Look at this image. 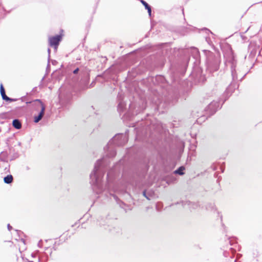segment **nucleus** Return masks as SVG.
<instances>
[{
  "label": "nucleus",
  "instance_id": "nucleus-1",
  "mask_svg": "<svg viewBox=\"0 0 262 262\" xmlns=\"http://www.w3.org/2000/svg\"><path fill=\"white\" fill-rule=\"evenodd\" d=\"M104 158L98 160L96 163L93 171L91 173L90 177L91 183L92 184L93 189L97 193H100L103 189L101 184V179L103 175V171L101 169V166L102 165Z\"/></svg>",
  "mask_w": 262,
  "mask_h": 262
},
{
  "label": "nucleus",
  "instance_id": "nucleus-2",
  "mask_svg": "<svg viewBox=\"0 0 262 262\" xmlns=\"http://www.w3.org/2000/svg\"><path fill=\"white\" fill-rule=\"evenodd\" d=\"M127 141L128 138L126 135L118 134L115 135L104 148L106 152H107V155L109 157H115L116 151L114 149V146H123Z\"/></svg>",
  "mask_w": 262,
  "mask_h": 262
},
{
  "label": "nucleus",
  "instance_id": "nucleus-3",
  "mask_svg": "<svg viewBox=\"0 0 262 262\" xmlns=\"http://www.w3.org/2000/svg\"><path fill=\"white\" fill-rule=\"evenodd\" d=\"M33 103L35 105H40L41 107V111H40L39 114H38V115L37 116L34 117V121L35 123H37L42 119V118L44 115V113H45L46 108H45V106L43 104V103L39 99H36L35 100H34L33 101Z\"/></svg>",
  "mask_w": 262,
  "mask_h": 262
},
{
  "label": "nucleus",
  "instance_id": "nucleus-4",
  "mask_svg": "<svg viewBox=\"0 0 262 262\" xmlns=\"http://www.w3.org/2000/svg\"><path fill=\"white\" fill-rule=\"evenodd\" d=\"M61 39L62 36L61 35H57L54 36L50 37L49 38V43L50 46L53 47L55 50H56Z\"/></svg>",
  "mask_w": 262,
  "mask_h": 262
},
{
  "label": "nucleus",
  "instance_id": "nucleus-5",
  "mask_svg": "<svg viewBox=\"0 0 262 262\" xmlns=\"http://www.w3.org/2000/svg\"><path fill=\"white\" fill-rule=\"evenodd\" d=\"M220 104L217 101H212L207 106V111L209 112L210 115L214 114L219 108Z\"/></svg>",
  "mask_w": 262,
  "mask_h": 262
},
{
  "label": "nucleus",
  "instance_id": "nucleus-6",
  "mask_svg": "<svg viewBox=\"0 0 262 262\" xmlns=\"http://www.w3.org/2000/svg\"><path fill=\"white\" fill-rule=\"evenodd\" d=\"M219 69V61L215 60L213 62H210L208 66V70L210 72H215Z\"/></svg>",
  "mask_w": 262,
  "mask_h": 262
},
{
  "label": "nucleus",
  "instance_id": "nucleus-7",
  "mask_svg": "<svg viewBox=\"0 0 262 262\" xmlns=\"http://www.w3.org/2000/svg\"><path fill=\"white\" fill-rule=\"evenodd\" d=\"M231 74H232L233 79L234 80H237L238 79L235 67L234 66V59H232Z\"/></svg>",
  "mask_w": 262,
  "mask_h": 262
},
{
  "label": "nucleus",
  "instance_id": "nucleus-8",
  "mask_svg": "<svg viewBox=\"0 0 262 262\" xmlns=\"http://www.w3.org/2000/svg\"><path fill=\"white\" fill-rule=\"evenodd\" d=\"M12 125L16 129H20L21 127V124L19 120L18 119L13 120L12 122Z\"/></svg>",
  "mask_w": 262,
  "mask_h": 262
},
{
  "label": "nucleus",
  "instance_id": "nucleus-9",
  "mask_svg": "<svg viewBox=\"0 0 262 262\" xmlns=\"http://www.w3.org/2000/svg\"><path fill=\"white\" fill-rule=\"evenodd\" d=\"M4 182L6 184H10L13 181V177L12 175H7L4 179Z\"/></svg>",
  "mask_w": 262,
  "mask_h": 262
},
{
  "label": "nucleus",
  "instance_id": "nucleus-10",
  "mask_svg": "<svg viewBox=\"0 0 262 262\" xmlns=\"http://www.w3.org/2000/svg\"><path fill=\"white\" fill-rule=\"evenodd\" d=\"M185 167L184 166H181L178 169L174 171V173L175 174H179V175H183L184 174L183 171L185 170Z\"/></svg>",
  "mask_w": 262,
  "mask_h": 262
},
{
  "label": "nucleus",
  "instance_id": "nucleus-11",
  "mask_svg": "<svg viewBox=\"0 0 262 262\" xmlns=\"http://www.w3.org/2000/svg\"><path fill=\"white\" fill-rule=\"evenodd\" d=\"M124 105H125V104L123 102H122V101L119 102L118 105V110L119 112L123 111Z\"/></svg>",
  "mask_w": 262,
  "mask_h": 262
},
{
  "label": "nucleus",
  "instance_id": "nucleus-12",
  "mask_svg": "<svg viewBox=\"0 0 262 262\" xmlns=\"http://www.w3.org/2000/svg\"><path fill=\"white\" fill-rule=\"evenodd\" d=\"M0 92H1V94L2 96L6 95L5 89H4L2 84H1Z\"/></svg>",
  "mask_w": 262,
  "mask_h": 262
},
{
  "label": "nucleus",
  "instance_id": "nucleus-13",
  "mask_svg": "<svg viewBox=\"0 0 262 262\" xmlns=\"http://www.w3.org/2000/svg\"><path fill=\"white\" fill-rule=\"evenodd\" d=\"M2 97L3 99H4L5 100L10 101H13V100L12 99L10 98L9 97L7 96L6 95H3Z\"/></svg>",
  "mask_w": 262,
  "mask_h": 262
},
{
  "label": "nucleus",
  "instance_id": "nucleus-14",
  "mask_svg": "<svg viewBox=\"0 0 262 262\" xmlns=\"http://www.w3.org/2000/svg\"><path fill=\"white\" fill-rule=\"evenodd\" d=\"M141 3L144 6L145 9L148 8L150 6L144 0H140Z\"/></svg>",
  "mask_w": 262,
  "mask_h": 262
},
{
  "label": "nucleus",
  "instance_id": "nucleus-15",
  "mask_svg": "<svg viewBox=\"0 0 262 262\" xmlns=\"http://www.w3.org/2000/svg\"><path fill=\"white\" fill-rule=\"evenodd\" d=\"M143 195L147 199V200H150V196L148 195H147L146 191H144L143 192Z\"/></svg>",
  "mask_w": 262,
  "mask_h": 262
},
{
  "label": "nucleus",
  "instance_id": "nucleus-16",
  "mask_svg": "<svg viewBox=\"0 0 262 262\" xmlns=\"http://www.w3.org/2000/svg\"><path fill=\"white\" fill-rule=\"evenodd\" d=\"M146 10H147L149 15L150 16L151 13V7L149 6L148 8L146 9Z\"/></svg>",
  "mask_w": 262,
  "mask_h": 262
},
{
  "label": "nucleus",
  "instance_id": "nucleus-17",
  "mask_svg": "<svg viewBox=\"0 0 262 262\" xmlns=\"http://www.w3.org/2000/svg\"><path fill=\"white\" fill-rule=\"evenodd\" d=\"M48 61H49L50 58V53H51V50L49 48L48 49Z\"/></svg>",
  "mask_w": 262,
  "mask_h": 262
},
{
  "label": "nucleus",
  "instance_id": "nucleus-18",
  "mask_svg": "<svg viewBox=\"0 0 262 262\" xmlns=\"http://www.w3.org/2000/svg\"><path fill=\"white\" fill-rule=\"evenodd\" d=\"M79 71V69L78 68H77L74 71H73V73L74 74H77L78 73Z\"/></svg>",
  "mask_w": 262,
  "mask_h": 262
},
{
  "label": "nucleus",
  "instance_id": "nucleus-19",
  "mask_svg": "<svg viewBox=\"0 0 262 262\" xmlns=\"http://www.w3.org/2000/svg\"><path fill=\"white\" fill-rule=\"evenodd\" d=\"M7 227H8V229L9 231L12 229V227L10 225V224H8Z\"/></svg>",
  "mask_w": 262,
  "mask_h": 262
},
{
  "label": "nucleus",
  "instance_id": "nucleus-20",
  "mask_svg": "<svg viewBox=\"0 0 262 262\" xmlns=\"http://www.w3.org/2000/svg\"><path fill=\"white\" fill-rule=\"evenodd\" d=\"M230 239L229 243H230V245H233L234 244L232 243V240L230 239Z\"/></svg>",
  "mask_w": 262,
  "mask_h": 262
},
{
  "label": "nucleus",
  "instance_id": "nucleus-21",
  "mask_svg": "<svg viewBox=\"0 0 262 262\" xmlns=\"http://www.w3.org/2000/svg\"><path fill=\"white\" fill-rule=\"evenodd\" d=\"M159 204H159V203H158V204H157L156 205V209H157V210H158V211L159 210V208H158V206H159Z\"/></svg>",
  "mask_w": 262,
  "mask_h": 262
},
{
  "label": "nucleus",
  "instance_id": "nucleus-22",
  "mask_svg": "<svg viewBox=\"0 0 262 262\" xmlns=\"http://www.w3.org/2000/svg\"><path fill=\"white\" fill-rule=\"evenodd\" d=\"M41 242H41V241H40L39 242V243H38V246H39V247H40V244L41 243Z\"/></svg>",
  "mask_w": 262,
  "mask_h": 262
},
{
  "label": "nucleus",
  "instance_id": "nucleus-23",
  "mask_svg": "<svg viewBox=\"0 0 262 262\" xmlns=\"http://www.w3.org/2000/svg\"><path fill=\"white\" fill-rule=\"evenodd\" d=\"M230 250L231 251L232 253L233 252V248H230Z\"/></svg>",
  "mask_w": 262,
  "mask_h": 262
},
{
  "label": "nucleus",
  "instance_id": "nucleus-24",
  "mask_svg": "<svg viewBox=\"0 0 262 262\" xmlns=\"http://www.w3.org/2000/svg\"><path fill=\"white\" fill-rule=\"evenodd\" d=\"M105 189H109L108 186H105Z\"/></svg>",
  "mask_w": 262,
  "mask_h": 262
},
{
  "label": "nucleus",
  "instance_id": "nucleus-25",
  "mask_svg": "<svg viewBox=\"0 0 262 262\" xmlns=\"http://www.w3.org/2000/svg\"><path fill=\"white\" fill-rule=\"evenodd\" d=\"M224 255H225V257H227L226 253V252H225V253H224Z\"/></svg>",
  "mask_w": 262,
  "mask_h": 262
},
{
  "label": "nucleus",
  "instance_id": "nucleus-26",
  "mask_svg": "<svg viewBox=\"0 0 262 262\" xmlns=\"http://www.w3.org/2000/svg\"><path fill=\"white\" fill-rule=\"evenodd\" d=\"M114 198L116 200L117 199V198L116 196L114 195Z\"/></svg>",
  "mask_w": 262,
  "mask_h": 262
},
{
  "label": "nucleus",
  "instance_id": "nucleus-27",
  "mask_svg": "<svg viewBox=\"0 0 262 262\" xmlns=\"http://www.w3.org/2000/svg\"><path fill=\"white\" fill-rule=\"evenodd\" d=\"M27 262H33V261H28Z\"/></svg>",
  "mask_w": 262,
  "mask_h": 262
}]
</instances>
